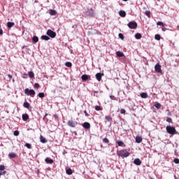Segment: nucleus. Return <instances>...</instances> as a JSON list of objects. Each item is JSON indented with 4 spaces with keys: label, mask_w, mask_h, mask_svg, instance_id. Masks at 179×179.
Masks as SVG:
<instances>
[{
    "label": "nucleus",
    "mask_w": 179,
    "mask_h": 179,
    "mask_svg": "<svg viewBox=\"0 0 179 179\" xmlns=\"http://www.w3.org/2000/svg\"><path fill=\"white\" fill-rule=\"evenodd\" d=\"M117 155L119 157L125 159V157H128L129 156L130 153L127 150H120L117 151Z\"/></svg>",
    "instance_id": "1"
},
{
    "label": "nucleus",
    "mask_w": 179,
    "mask_h": 179,
    "mask_svg": "<svg viewBox=\"0 0 179 179\" xmlns=\"http://www.w3.org/2000/svg\"><path fill=\"white\" fill-rule=\"evenodd\" d=\"M166 129L167 134H169V135H176L177 134L179 135V133L176 130V127L173 126H166Z\"/></svg>",
    "instance_id": "2"
},
{
    "label": "nucleus",
    "mask_w": 179,
    "mask_h": 179,
    "mask_svg": "<svg viewBox=\"0 0 179 179\" xmlns=\"http://www.w3.org/2000/svg\"><path fill=\"white\" fill-rule=\"evenodd\" d=\"M24 93L27 94V96H31V97H34V96H36V91H34V90L26 88L24 90Z\"/></svg>",
    "instance_id": "3"
},
{
    "label": "nucleus",
    "mask_w": 179,
    "mask_h": 179,
    "mask_svg": "<svg viewBox=\"0 0 179 179\" xmlns=\"http://www.w3.org/2000/svg\"><path fill=\"white\" fill-rule=\"evenodd\" d=\"M46 34L48 37H50V38H55V37H57V33L51 29H48Z\"/></svg>",
    "instance_id": "4"
},
{
    "label": "nucleus",
    "mask_w": 179,
    "mask_h": 179,
    "mask_svg": "<svg viewBox=\"0 0 179 179\" xmlns=\"http://www.w3.org/2000/svg\"><path fill=\"white\" fill-rule=\"evenodd\" d=\"M157 26H162V31H166V30H170V27H168L167 25L164 23H157Z\"/></svg>",
    "instance_id": "5"
},
{
    "label": "nucleus",
    "mask_w": 179,
    "mask_h": 179,
    "mask_svg": "<svg viewBox=\"0 0 179 179\" xmlns=\"http://www.w3.org/2000/svg\"><path fill=\"white\" fill-rule=\"evenodd\" d=\"M68 127H70L71 128H75L76 125H78V122H75L73 120H69L67 122Z\"/></svg>",
    "instance_id": "6"
},
{
    "label": "nucleus",
    "mask_w": 179,
    "mask_h": 179,
    "mask_svg": "<svg viewBox=\"0 0 179 179\" xmlns=\"http://www.w3.org/2000/svg\"><path fill=\"white\" fill-rule=\"evenodd\" d=\"M155 72H158V73H162V66L160 64L157 63L155 66Z\"/></svg>",
    "instance_id": "7"
},
{
    "label": "nucleus",
    "mask_w": 179,
    "mask_h": 179,
    "mask_svg": "<svg viewBox=\"0 0 179 179\" xmlns=\"http://www.w3.org/2000/svg\"><path fill=\"white\" fill-rule=\"evenodd\" d=\"M103 76H104V73H97L95 75L96 79V80H98V82H100V80H101V78H103Z\"/></svg>",
    "instance_id": "8"
},
{
    "label": "nucleus",
    "mask_w": 179,
    "mask_h": 179,
    "mask_svg": "<svg viewBox=\"0 0 179 179\" xmlns=\"http://www.w3.org/2000/svg\"><path fill=\"white\" fill-rule=\"evenodd\" d=\"M127 26L129 29H136L138 27V23H128Z\"/></svg>",
    "instance_id": "9"
},
{
    "label": "nucleus",
    "mask_w": 179,
    "mask_h": 179,
    "mask_svg": "<svg viewBox=\"0 0 179 179\" xmlns=\"http://www.w3.org/2000/svg\"><path fill=\"white\" fill-rule=\"evenodd\" d=\"M81 79H82L83 82H86V80H88V79H90V76H89L87 74H83L81 76Z\"/></svg>",
    "instance_id": "10"
},
{
    "label": "nucleus",
    "mask_w": 179,
    "mask_h": 179,
    "mask_svg": "<svg viewBox=\"0 0 179 179\" xmlns=\"http://www.w3.org/2000/svg\"><path fill=\"white\" fill-rule=\"evenodd\" d=\"M83 127L85 128V129H90V123L85 122L83 124Z\"/></svg>",
    "instance_id": "11"
},
{
    "label": "nucleus",
    "mask_w": 179,
    "mask_h": 179,
    "mask_svg": "<svg viewBox=\"0 0 179 179\" xmlns=\"http://www.w3.org/2000/svg\"><path fill=\"white\" fill-rule=\"evenodd\" d=\"M134 163L136 166H141V164H142V161H141L139 158H136L134 160Z\"/></svg>",
    "instance_id": "12"
},
{
    "label": "nucleus",
    "mask_w": 179,
    "mask_h": 179,
    "mask_svg": "<svg viewBox=\"0 0 179 179\" xmlns=\"http://www.w3.org/2000/svg\"><path fill=\"white\" fill-rule=\"evenodd\" d=\"M45 162L47 164H52V163H54V160L49 157L45 158Z\"/></svg>",
    "instance_id": "13"
},
{
    "label": "nucleus",
    "mask_w": 179,
    "mask_h": 179,
    "mask_svg": "<svg viewBox=\"0 0 179 179\" xmlns=\"http://www.w3.org/2000/svg\"><path fill=\"white\" fill-rule=\"evenodd\" d=\"M40 141L41 143H47V138H44L42 135L40 136Z\"/></svg>",
    "instance_id": "14"
},
{
    "label": "nucleus",
    "mask_w": 179,
    "mask_h": 179,
    "mask_svg": "<svg viewBox=\"0 0 179 179\" xmlns=\"http://www.w3.org/2000/svg\"><path fill=\"white\" fill-rule=\"evenodd\" d=\"M66 174H68V176H72V174L73 173V171L71 168H69L66 169Z\"/></svg>",
    "instance_id": "15"
},
{
    "label": "nucleus",
    "mask_w": 179,
    "mask_h": 179,
    "mask_svg": "<svg viewBox=\"0 0 179 179\" xmlns=\"http://www.w3.org/2000/svg\"><path fill=\"white\" fill-rule=\"evenodd\" d=\"M22 117L23 121H27V120H29V115L27 113L22 114Z\"/></svg>",
    "instance_id": "16"
},
{
    "label": "nucleus",
    "mask_w": 179,
    "mask_h": 179,
    "mask_svg": "<svg viewBox=\"0 0 179 179\" xmlns=\"http://www.w3.org/2000/svg\"><path fill=\"white\" fill-rule=\"evenodd\" d=\"M119 15L121 16V17H125V16H127V13H125L124 10H120L119 12Z\"/></svg>",
    "instance_id": "17"
},
{
    "label": "nucleus",
    "mask_w": 179,
    "mask_h": 179,
    "mask_svg": "<svg viewBox=\"0 0 179 179\" xmlns=\"http://www.w3.org/2000/svg\"><path fill=\"white\" fill-rule=\"evenodd\" d=\"M41 40H45V41H48V40H50V36H47V35H43L41 37Z\"/></svg>",
    "instance_id": "18"
},
{
    "label": "nucleus",
    "mask_w": 179,
    "mask_h": 179,
    "mask_svg": "<svg viewBox=\"0 0 179 179\" xmlns=\"http://www.w3.org/2000/svg\"><path fill=\"white\" fill-rule=\"evenodd\" d=\"M9 159H15L16 157V154L15 152H10L8 154Z\"/></svg>",
    "instance_id": "19"
},
{
    "label": "nucleus",
    "mask_w": 179,
    "mask_h": 179,
    "mask_svg": "<svg viewBox=\"0 0 179 179\" xmlns=\"http://www.w3.org/2000/svg\"><path fill=\"white\" fill-rule=\"evenodd\" d=\"M23 106L24 107V108H30V103H29V102H27V101H25V102H24Z\"/></svg>",
    "instance_id": "20"
},
{
    "label": "nucleus",
    "mask_w": 179,
    "mask_h": 179,
    "mask_svg": "<svg viewBox=\"0 0 179 179\" xmlns=\"http://www.w3.org/2000/svg\"><path fill=\"white\" fill-rule=\"evenodd\" d=\"M49 13L51 15V16H55V15H57V11H55V10L51 9L49 10Z\"/></svg>",
    "instance_id": "21"
},
{
    "label": "nucleus",
    "mask_w": 179,
    "mask_h": 179,
    "mask_svg": "<svg viewBox=\"0 0 179 179\" xmlns=\"http://www.w3.org/2000/svg\"><path fill=\"white\" fill-rule=\"evenodd\" d=\"M134 37L136 40H141V38H142V35L139 33H137L135 34Z\"/></svg>",
    "instance_id": "22"
},
{
    "label": "nucleus",
    "mask_w": 179,
    "mask_h": 179,
    "mask_svg": "<svg viewBox=\"0 0 179 179\" xmlns=\"http://www.w3.org/2000/svg\"><path fill=\"white\" fill-rule=\"evenodd\" d=\"M154 107H155V108H157V110H159V108H162V104H160V103L157 102L155 105Z\"/></svg>",
    "instance_id": "23"
},
{
    "label": "nucleus",
    "mask_w": 179,
    "mask_h": 179,
    "mask_svg": "<svg viewBox=\"0 0 179 179\" xmlns=\"http://www.w3.org/2000/svg\"><path fill=\"white\" fill-rule=\"evenodd\" d=\"M141 97L142 99H148V93L146 92H143L141 94Z\"/></svg>",
    "instance_id": "24"
},
{
    "label": "nucleus",
    "mask_w": 179,
    "mask_h": 179,
    "mask_svg": "<svg viewBox=\"0 0 179 179\" xmlns=\"http://www.w3.org/2000/svg\"><path fill=\"white\" fill-rule=\"evenodd\" d=\"M136 143H141V142H142V137L136 136Z\"/></svg>",
    "instance_id": "25"
},
{
    "label": "nucleus",
    "mask_w": 179,
    "mask_h": 179,
    "mask_svg": "<svg viewBox=\"0 0 179 179\" xmlns=\"http://www.w3.org/2000/svg\"><path fill=\"white\" fill-rule=\"evenodd\" d=\"M116 55L117 57H124V52H121V51H117L116 52Z\"/></svg>",
    "instance_id": "26"
},
{
    "label": "nucleus",
    "mask_w": 179,
    "mask_h": 179,
    "mask_svg": "<svg viewBox=\"0 0 179 179\" xmlns=\"http://www.w3.org/2000/svg\"><path fill=\"white\" fill-rule=\"evenodd\" d=\"M155 40H157V41H160V39L162 38V36H160V34H156L155 36Z\"/></svg>",
    "instance_id": "27"
},
{
    "label": "nucleus",
    "mask_w": 179,
    "mask_h": 179,
    "mask_svg": "<svg viewBox=\"0 0 179 179\" xmlns=\"http://www.w3.org/2000/svg\"><path fill=\"white\" fill-rule=\"evenodd\" d=\"M28 76H29L31 79H32V78H34V73L33 71H29Z\"/></svg>",
    "instance_id": "28"
},
{
    "label": "nucleus",
    "mask_w": 179,
    "mask_h": 179,
    "mask_svg": "<svg viewBox=\"0 0 179 179\" xmlns=\"http://www.w3.org/2000/svg\"><path fill=\"white\" fill-rule=\"evenodd\" d=\"M65 66H67V68H71L72 67V63L71 62H67L65 63Z\"/></svg>",
    "instance_id": "29"
},
{
    "label": "nucleus",
    "mask_w": 179,
    "mask_h": 179,
    "mask_svg": "<svg viewBox=\"0 0 179 179\" xmlns=\"http://www.w3.org/2000/svg\"><path fill=\"white\" fill-rule=\"evenodd\" d=\"M38 96V97H40V99H43V97H45L44 92H39Z\"/></svg>",
    "instance_id": "30"
},
{
    "label": "nucleus",
    "mask_w": 179,
    "mask_h": 179,
    "mask_svg": "<svg viewBox=\"0 0 179 179\" xmlns=\"http://www.w3.org/2000/svg\"><path fill=\"white\" fill-rule=\"evenodd\" d=\"M32 41L34 43H38V36H33Z\"/></svg>",
    "instance_id": "31"
},
{
    "label": "nucleus",
    "mask_w": 179,
    "mask_h": 179,
    "mask_svg": "<svg viewBox=\"0 0 179 179\" xmlns=\"http://www.w3.org/2000/svg\"><path fill=\"white\" fill-rule=\"evenodd\" d=\"M95 110H96V111H101V110H103V108H101V107L99 106H95Z\"/></svg>",
    "instance_id": "32"
},
{
    "label": "nucleus",
    "mask_w": 179,
    "mask_h": 179,
    "mask_svg": "<svg viewBox=\"0 0 179 179\" xmlns=\"http://www.w3.org/2000/svg\"><path fill=\"white\" fill-rule=\"evenodd\" d=\"M166 122H169V124H173V119H171V117H166Z\"/></svg>",
    "instance_id": "33"
},
{
    "label": "nucleus",
    "mask_w": 179,
    "mask_h": 179,
    "mask_svg": "<svg viewBox=\"0 0 179 179\" xmlns=\"http://www.w3.org/2000/svg\"><path fill=\"white\" fill-rule=\"evenodd\" d=\"M145 15L148 16V17H150V10H146L145 12Z\"/></svg>",
    "instance_id": "34"
},
{
    "label": "nucleus",
    "mask_w": 179,
    "mask_h": 179,
    "mask_svg": "<svg viewBox=\"0 0 179 179\" xmlns=\"http://www.w3.org/2000/svg\"><path fill=\"white\" fill-rule=\"evenodd\" d=\"M13 26H15V23H7V27H8V29L13 27Z\"/></svg>",
    "instance_id": "35"
},
{
    "label": "nucleus",
    "mask_w": 179,
    "mask_h": 179,
    "mask_svg": "<svg viewBox=\"0 0 179 179\" xmlns=\"http://www.w3.org/2000/svg\"><path fill=\"white\" fill-rule=\"evenodd\" d=\"M117 145L119 146H122V145H124V141H117Z\"/></svg>",
    "instance_id": "36"
},
{
    "label": "nucleus",
    "mask_w": 179,
    "mask_h": 179,
    "mask_svg": "<svg viewBox=\"0 0 179 179\" xmlns=\"http://www.w3.org/2000/svg\"><path fill=\"white\" fill-rule=\"evenodd\" d=\"M118 37L119 38H120L121 40H124V34H122V33L118 34Z\"/></svg>",
    "instance_id": "37"
},
{
    "label": "nucleus",
    "mask_w": 179,
    "mask_h": 179,
    "mask_svg": "<svg viewBox=\"0 0 179 179\" xmlns=\"http://www.w3.org/2000/svg\"><path fill=\"white\" fill-rule=\"evenodd\" d=\"M26 148H27V149H31V144L27 143L25 144Z\"/></svg>",
    "instance_id": "38"
},
{
    "label": "nucleus",
    "mask_w": 179,
    "mask_h": 179,
    "mask_svg": "<svg viewBox=\"0 0 179 179\" xmlns=\"http://www.w3.org/2000/svg\"><path fill=\"white\" fill-rule=\"evenodd\" d=\"M105 118H106V120H108V121H109V122H111V121H113V118H111L110 116H106L105 117Z\"/></svg>",
    "instance_id": "39"
},
{
    "label": "nucleus",
    "mask_w": 179,
    "mask_h": 179,
    "mask_svg": "<svg viewBox=\"0 0 179 179\" xmlns=\"http://www.w3.org/2000/svg\"><path fill=\"white\" fill-rule=\"evenodd\" d=\"M103 143H108L110 142V141L108 140V138H105L103 139Z\"/></svg>",
    "instance_id": "40"
},
{
    "label": "nucleus",
    "mask_w": 179,
    "mask_h": 179,
    "mask_svg": "<svg viewBox=\"0 0 179 179\" xmlns=\"http://www.w3.org/2000/svg\"><path fill=\"white\" fill-rule=\"evenodd\" d=\"M35 89H38L40 87V84L36 83L34 85Z\"/></svg>",
    "instance_id": "41"
},
{
    "label": "nucleus",
    "mask_w": 179,
    "mask_h": 179,
    "mask_svg": "<svg viewBox=\"0 0 179 179\" xmlns=\"http://www.w3.org/2000/svg\"><path fill=\"white\" fill-rule=\"evenodd\" d=\"M14 136H19V131L15 130L13 133Z\"/></svg>",
    "instance_id": "42"
},
{
    "label": "nucleus",
    "mask_w": 179,
    "mask_h": 179,
    "mask_svg": "<svg viewBox=\"0 0 179 179\" xmlns=\"http://www.w3.org/2000/svg\"><path fill=\"white\" fill-rule=\"evenodd\" d=\"M173 162H175L176 164H179V159L178 158H175L173 159Z\"/></svg>",
    "instance_id": "43"
},
{
    "label": "nucleus",
    "mask_w": 179,
    "mask_h": 179,
    "mask_svg": "<svg viewBox=\"0 0 179 179\" xmlns=\"http://www.w3.org/2000/svg\"><path fill=\"white\" fill-rule=\"evenodd\" d=\"M22 78L24 79H27V78H29V76L27 75V73H24L22 74Z\"/></svg>",
    "instance_id": "44"
},
{
    "label": "nucleus",
    "mask_w": 179,
    "mask_h": 179,
    "mask_svg": "<svg viewBox=\"0 0 179 179\" xmlns=\"http://www.w3.org/2000/svg\"><path fill=\"white\" fill-rule=\"evenodd\" d=\"M5 170V166L4 165H0V171H3Z\"/></svg>",
    "instance_id": "45"
},
{
    "label": "nucleus",
    "mask_w": 179,
    "mask_h": 179,
    "mask_svg": "<svg viewBox=\"0 0 179 179\" xmlns=\"http://www.w3.org/2000/svg\"><path fill=\"white\" fill-rule=\"evenodd\" d=\"M5 174H6V171H1L0 177H1V176H5Z\"/></svg>",
    "instance_id": "46"
},
{
    "label": "nucleus",
    "mask_w": 179,
    "mask_h": 179,
    "mask_svg": "<svg viewBox=\"0 0 179 179\" xmlns=\"http://www.w3.org/2000/svg\"><path fill=\"white\" fill-rule=\"evenodd\" d=\"M125 113H127V111L125 110V109H121V110H120V113H121V114H125Z\"/></svg>",
    "instance_id": "47"
},
{
    "label": "nucleus",
    "mask_w": 179,
    "mask_h": 179,
    "mask_svg": "<svg viewBox=\"0 0 179 179\" xmlns=\"http://www.w3.org/2000/svg\"><path fill=\"white\" fill-rule=\"evenodd\" d=\"M110 99L111 100H115V96H113V95H110Z\"/></svg>",
    "instance_id": "48"
},
{
    "label": "nucleus",
    "mask_w": 179,
    "mask_h": 179,
    "mask_svg": "<svg viewBox=\"0 0 179 179\" xmlns=\"http://www.w3.org/2000/svg\"><path fill=\"white\" fill-rule=\"evenodd\" d=\"M2 34H3V30L0 28V36H2Z\"/></svg>",
    "instance_id": "49"
},
{
    "label": "nucleus",
    "mask_w": 179,
    "mask_h": 179,
    "mask_svg": "<svg viewBox=\"0 0 179 179\" xmlns=\"http://www.w3.org/2000/svg\"><path fill=\"white\" fill-rule=\"evenodd\" d=\"M84 113L85 114V117H89V113L86 110L84 111Z\"/></svg>",
    "instance_id": "50"
},
{
    "label": "nucleus",
    "mask_w": 179,
    "mask_h": 179,
    "mask_svg": "<svg viewBox=\"0 0 179 179\" xmlns=\"http://www.w3.org/2000/svg\"><path fill=\"white\" fill-rule=\"evenodd\" d=\"M167 115H168L169 117L171 116V112L169 111V113H167Z\"/></svg>",
    "instance_id": "51"
},
{
    "label": "nucleus",
    "mask_w": 179,
    "mask_h": 179,
    "mask_svg": "<svg viewBox=\"0 0 179 179\" xmlns=\"http://www.w3.org/2000/svg\"><path fill=\"white\" fill-rule=\"evenodd\" d=\"M8 79H12V75L8 74Z\"/></svg>",
    "instance_id": "52"
},
{
    "label": "nucleus",
    "mask_w": 179,
    "mask_h": 179,
    "mask_svg": "<svg viewBox=\"0 0 179 179\" xmlns=\"http://www.w3.org/2000/svg\"><path fill=\"white\" fill-rule=\"evenodd\" d=\"M96 31V34H98V35L101 34V32H100V31Z\"/></svg>",
    "instance_id": "53"
},
{
    "label": "nucleus",
    "mask_w": 179,
    "mask_h": 179,
    "mask_svg": "<svg viewBox=\"0 0 179 179\" xmlns=\"http://www.w3.org/2000/svg\"><path fill=\"white\" fill-rule=\"evenodd\" d=\"M47 115H48V113H45V115H44V117H43V120H45V117H47Z\"/></svg>",
    "instance_id": "54"
},
{
    "label": "nucleus",
    "mask_w": 179,
    "mask_h": 179,
    "mask_svg": "<svg viewBox=\"0 0 179 179\" xmlns=\"http://www.w3.org/2000/svg\"><path fill=\"white\" fill-rule=\"evenodd\" d=\"M73 134L76 136H78V133L76 131H73Z\"/></svg>",
    "instance_id": "55"
},
{
    "label": "nucleus",
    "mask_w": 179,
    "mask_h": 179,
    "mask_svg": "<svg viewBox=\"0 0 179 179\" xmlns=\"http://www.w3.org/2000/svg\"><path fill=\"white\" fill-rule=\"evenodd\" d=\"M94 93H99V91H94Z\"/></svg>",
    "instance_id": "56"
},
{
    "label": "nucleus",
    "mask_w": 179,
    "mask_h": 179,
    "mask_svg": "<svg viewBox=\"0 0 179 179\" xmlns=\"http://www.w3.org/2000/svg\"><path fill=\"white\" fill-rule=\"evenodd\" d=\"M124 2H127V1H128V0H123Z\"/></svg>",
    "instance_id": "57"
},
{
    "label": "nucleus",
    "mask_w": 179,
    "mask_h": 179,
    "mask_svg": "<svg viewBox=\"0 0 179 179\" xmlns=\"http://www.w3.org/2000/svg\"><path fill=\"white\" fill-rule=\"evenodd\" d=\"M8 23H12V22H8Z\"/></svg>",
    "instance_id": "58"
},
{
    "label": "nucleus",
    "mask_w": 179,
    "mask_h": 179,
    "mask_svg": "<svg viewBox=\"0 0 179 179\" xmlns=\"http://www.w3.org/2000/svg\"><path fill=\"white\" fill-rule=\"evenodd\" d=\"M157 23H162V22H158Z\"/></svg>",
    "instance_id": "59"
},
{
    "label": "nucleus",
    "mask_w": 179,
    "mask_h": 179,
    "mask_svg": "<svg viewBox=\"0 0 179 179\" xmlns=\"http://www.w3.org/2000/svg\"><path fill=\"white\" fill-rule=\"evenodd\" d=\"M129 23H134L133 22H130Z\"/></svg>",
    "instance_id": "60"
},
{
    "label": "nucleus",
    "mask_w": 179,
    "mask_h": 179,
    "mask_svg": "<svg viewBox=\"0 0 179 179\" xmlns=\"http://www.w3.org/2000/svg\"><path fill=\"white\" fill-rule=\"evenodd\" d=\"M73 27H75V25H74V26H73Z\"/></svg>",
    "instance_id": "61"
},
{
    "label": "nucleus",
    "mask_w": 179,
    "mask_h": 179,
    "mask_svg": "<svg viewBox=\"0 0 179 179\" xmlns=\"http://www.w3.org/2000/svg\"><path fill=\"white\" fill-rule=\"evenodd\" d=\"M150 179H153V178H150Z\"/></svg>",
    "instance_id": "62"
}]
</instances>
